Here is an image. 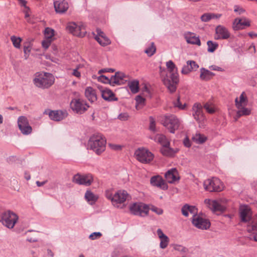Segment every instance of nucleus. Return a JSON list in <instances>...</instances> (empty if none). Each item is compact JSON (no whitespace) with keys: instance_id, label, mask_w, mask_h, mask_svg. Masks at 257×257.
<instances>
[{"instance_id":"44","label":"nucleus","mask_w":257,"mask_h":257,"mask_svg":"<svg viewBox=\"0 0 257 257\" xmlns=\"http://www.w3.org/2000/svg\"><path fill=\"white\" fill-rule=\"evenodd\" d=\"M54 31L50 28H47L45 29V32H44V36H45V38H46V39H50V40H53V37H54Z\"/></svg>"},{"instance_id":"19","label":"nucleus","mask_w":257,"mask_h":257,"mask_svg":"<svg viewBox=\"0 0 257 257\" xmlns=\"http://www.w3.org/2000/svg\"><path fill=\"white\" fill-rule=\"evenodd\" d=\"M165 177L168 183L173 184L180 179L179 175L176 168L168 170L165 174Z\"/></svg>"},{"instance_id":"17","label":"nucleus","mask_w":257,"mask_h":257,"mask_svg":"<svg viewBox=\"0 0 257 257\" xmlns=\"http://www.w3.org/2000/svg\"><path fill=\"white\" fill-rule=\"evenodd\" d=\"M230 35L229 31L225 27L221 25L216 27L215 29V39H227L229 38Z\"/></svg>"},{"instance_id":"63","label":"nucleus","mask_w":257,"mask_h":257,"mask_svg":"<svg viewBox=\"0 0 257 257\" xmlns=\"http://www.w3.org/2000/svg\"><path fill=\"white\" fill-rule=\"evenodd\" d=\"M157 233L160 239L166 236L160 228L157 229Z\"/></svg>"},{"instance_id":"24","label":"nucleus","mask_w":257,"mask_h":257,"mask_svg":"<svg viewBox=\"0 0 257 257\" xmlns=\"http://www.w3.org/2000/svg\"><path fill=\"white\" fill-rule=\"evenodd\" d=\"M184 37L186 42L191 44L197 45L198 46L201 45V42L199 37L191 32H187L184 34Z\"/></svg>"},{"instance_id":"56","label":"nucleus","mask_w":257,"mask_h":257,"mask_svg":"<svg viewBox=\"0 0 257 257\" xmlns=\"http://www.w3.org/2000/svg\"><path fill=\"white\" fill-rule=\"evenodd\" d=\"M174 105L175 107H177L180 109H183L185 107V104L182 105L180 101V97L178 96L176 101L174 102Z\"/></svg>"},{"instance_id":"61","label":"nucleus","mask_w":257,"mask_h":257,"mask_svg":"<svg viewBox=\"0 0 257 257\" xmlns=\"http://www.w3.org/2000/svg\"><path fill=\"white\" fill-rule=\"evenodd\" d=\"M234 11L235 12L237 13L239 15L242 14L245 11L243 9H242V8H241L240 7L237 6H235L234 7Z\"/></svg>"},{"instance_id":"26","label":"nucleus","mask_w":257,"mask_h":257,"mask_svg":"<svg viewBox=\"0 0 257 257\" xmlns=\"http://www.w3.org/2000/svg\"><path fill=\"white\" fill-rule=\"evenodd\" d=\"M128 197V194L124 190H119L113 195V202L118 203L124 202Z\"/></svg>"},{"instance_id":"41","label":"nucleus","mask_w":257,"mask_h":257,"mask_svg":"<svg viewBox=\"0 0 257 257\" xmlns=\"http://www.w3.org/2000/svg\"><path fill=\"white\" fill-rule=\"evenodd\" d=\"M82 66L80 65L77 66L75 68L70 69V74L76 77L77 78H80L81 77V71L80 69Z\"/></svg>"},{"instance_id":"28","label":"nucleus","mask_w":257,"mask_h":257,"mask_svg":"<svg viewBox=\"0 0 257 257\" xmlns=\"http://www.w3.org/2000/svg\"><path fill=\"white\" fill-rule=\"evenodd\" d=\"M126 81V76L121 72H117L113 76V84L120 85Z\"/></svg>"},{"instance_id":"29","label":"nucleus","mask_w":257,"mask_h":257,"mask_svg":"<svg viewBox=\"0 0 257 257\" xmlns=\"http://www.w3.org/2000/svg\"><path fill=\"white\" fill-rule=\"evenodd\" d=\"M207 139V136L200 133H196L195 134L193 135L192 137V141L197 144H202L204 143Z\"/></svg>"},{"instance_id":"34","label":"nucleus","mask_w":257,"mask_h":257,"mask_svg":"<svg viewBox=\"0 0 257 257\" xmlns=\"http://www.w3.org/2000/svg\"><path fill=\"white\" fill-rule=\"evenodd\" d=\"M104 71H106V70L101 69L98 71V73L100 74V76L97 77V80L103 83H110V80L112 78V76L109 77L106 75H101V73Z\"/></svg>"},{"instance_id":"54","label":"nucleus","mask_w":257,"mask_h":257,"mask_svg":"<svg viewBox=\"0 0 257 257\" xmlns=\"http://www.w3.org/2000/svg\"><path fill=\"white\" fill-rule=\"evenodd\" d=\"M150 126L149 129L153 132L156 131V123L154 119L152 117H150Z\"/></svg>"},{"instance_id":"38","label":"nucleus","mask_w":257,"mask_h":257,"mask_svg":"<svg viewBox=\"0 0 257 257\" xmlns=\"http://www.w3.org/2000/svg\"><path fill=\"white\" fill-rule=\"evenodd\" d=\"M136 108L139 110L141 109L145 104V99L140 95H138L136 97Z\"/></svg>"},{"instance_id":"60","label":"nucleus","mask_w":257,"mask_h":257,"mask_svg":"<svg viewBox=\"0 0 257 257\" xmlns=\"http://www.w3.org/2000/svg\"><path fill=\"white\" fill-rule=\"evenodd\" d=\"M184 145L187 147L189 148L191 146V143L188 137H186L183 140Z\"/></svg>"},{"instance_id":"9","label":"nucleus","mask_w":257,"mask_h":257,"mask_svg":"<svg viewBox=\"0 0 257 257\" xmlns=\"http://www.w3.org/2000/svg\"><path fill=\"white\" fill-rule=\"evenodd\" d=\"M136 159L143 164H149L154 158V155L148 149L139 148L135 153Z\"/></svg>"},{"instance_id":"57","label":"nucleus","mask_w":257,"mask_h":257,"mask_svg":"<svg viewBox=\"0 0 257 257\" xmlns=\"http://www.w3.org/2000/svg\"><path fill=\"white\" fill-rule=\"evenodd\" d=\"M151 210L155 212L158 215H161L163 213V210L160 208H158L155 206H152L151 208Z\"/></svg>"},{"instance_id":"52","label":"nucleus","mask_w":257,"mask_h":257,"mask_svg":"<svg viewBox=\"0 0 257 257\" xmlns=\"http://www.w3.org/2000/svg\"><path fill=\"white\" fill-rule=\"evenodd\" d=\"M31 50V47L30 44H29L28 46L25 45L24 47V52L25 53V57L26 59H27L29 56Z\"/></svg>"},{"instance_id":"62","label":"nucleus","mask_w":257,"mask_h":257,"mask_svg":"<svg viewBox=\"0 0 257 257\" xmlns=\"http://www.w3.org/2000/svg\"><path fill=\"white\" fill-rule=\"evenodd\" d=\"M247 238L250 240H254L257 242V234L252 233L250 234Z\"/></svg>"},{"instance_id":"40","label":"nucleus","mask_w":257,"mask_h":257,"mask_svg":"<svg viewBox=\"0 0 257 257\" xmlns=\"http://www.w3.org/2000/svg\"><path fill=\"white\" fill-rule=\"evenodd\" d=\"M204 108L209 113L212 114L216 111V108L215 105L212 103L206 102L204 105Z\"/></svg>"},{"instance_id":"18","label":"nucleus","mask_w":257,"mask_h":257,"mask_svg":"<svg viewBox=\"0 0 257 257\" xmlns=\"http://www.w3.org/2000/svg\"><path fill=\"white\" fill-rule=\"evenodd\" d=\"M239 214L242 222H247L251 218V211L246 205H241L239 208Z\"/></svg>"},{"instance_id":"8","label":"nucleus","mask_w":257,"mask_h":257,"mask_svg":"<svg viewBox=\"0 0 257 257\" xmlns=\"http://www.w3.org/2000/svg\"><path fill=\"white\" fill-rule=\"evenodd\" d=\"M203 186L205 190L210 192H220L223 189L222 183L217 178H212L205 180Z\"/></svg>"},{"instance_id":"25","label":"nucleus","mask_w":257,"mask_h":257,"mask_svg":"<svg viewBox=\"0 0 257 257\" xmlns=\"http://www.w3.org/2000/svg\"><path fill=\"white\" fill-rule=\"evenodd\" d=\"M95 39L102 46H105L110 43V41L105 36V34L100 30H96Z\"/></svg>"},{"instance_id":"33","label":"nucleus","mask_w":257,"mask_h":257,"mask_svg":"<svg viewBox=\"0 0 257 257\" xmlns=\"http://www.w3.org/2000/svg\"><path fill=\"white\" fill-rule=\"evenodd\" d=\"M85 198L89 204H93L97 201L98 196L90 191H87L85 194Z\"/></svg>"},{"instance_id":"59","label":"nucleus","mask_w":257,"mask_h":257,"mask_svg":"<svg viewBox=\"0 0 257 257\" xmlns=\"http://www.w3.org/2000/svg\"><path fill=\"white\" fill-rule=\"evenodd\" d=\"M106 198L112 202V192L111 189H108L105 192Z\"/></svg>"},{"instance_id":"30","label":"nucleus","mask_w":257,"mask_h":257,"mask_svg":"<svg viewBox=\"0 0 257 257\" xmlns=\"http://www.w3.org/2000/svg\"><path fill=\"white\" fill-rule=\"evenodd\" d=\"M182 213L185 216H188L189 213L196 215L197 209L195 206L185 205L182 208Z\"/></svg>"},{"instance_id":"4","label":"nucleus","mask_w":257,"mask_h":257,"mask_svg":"<svg viewBox=\"0 0 257 257\" xmlns=\"http://www.w3.org/2000/svg\"><path fill=\"white\" fill-rule=\"evenodd\" d=\"M235 103L237 108L236 115L238 117L243 115H248L250 114V109L246 107L248 100L244 92H242L239 98H235Z\"/></svg>"},{"instance_id":"3","label":"nucleus","mask_w":257,"mask_h":257,"mask_svg":"<svg viewBox=\"0 0 257 257\" xmlns=\"http://www.w3.org/2000/svg\"><path fill=\"white\" fill-rule=\"evenodd\" d=\"M106 140L101 135H93L89 139L88 146L99 155L105 149Z\"/></svg>"},{"instance_id":"10","label":"nucleus","mask_w":257,"mask_h":257,"mask_svg":"<svg viewBox=\"0 0 257 257\" xmlns=\"http://www.w3.org/2000/svg\"><path fill=\"white\" fill-rule=\"evenodd\" d=\"M18 215L10 211L3 212L1 215L3 224L9 228H13L18 220Z\"/></svg>"},{"instance_id":"20","label":"nucleus","mask_w":257,"mask_h":257,"mask_svg":"<svg viewBox=\"0 0 257 257\" xmlns=\"http://www.w3.org/2000/svg\"><path fill=\"white\" fill-rule=\"evenodd\" d=\"M53 3L57 13H64L69 8V4L65 0H54Z\"/></svg>"},{"instance_id":"53","label":"nucleus","mask_w":257,"mask_h":257,"mask_svg":"<svg viewBox=\"0 0 257 257\" xmlns=\"http://www.w3.org/2000/svg\"><path fill=\"white\" fill-rule=\"evenodd\" d=\"M22 1V5L24 7V12L25 13V17L27 18L29 17V9L26 6V2L24 0Z\"/></svg>"},{"instance_id":"22","label":"nucleus","mask_w":257,"mask_h":257,"mask_svg":"<svg viewBox=\"0 0 257 257\" xmlns=\"http://www.w3.org/2000/svg\"><path fill=\"white\" fill-rule=\"evenodd\" d=\"M194 118L199 122L203 121L204 116L202 111V106L200 103H195L192 107Z\"/></svg>"},{"instance_id":"36","label":"nucleus","mask_w":257,"mask_h":257,"mask_svg":"<svg viewBox=\"0 0 257 257\" xmlns=\"http://www.w3.org/2000/svg\"><path fill=\"white\" fill-rule=\"evenodd\" d=\"M155 140L160 143L162 147L170 145V143L167 141L166 137L163 135H157L155 137Z\"/></svg>"},{"instance_id":"27","label":"nucleus","mask_w":257,"mask_h":257,"mask_svg":"<svg viewBox=\"0 0 257 257\" xmlns=\"http://www.w3.org/2000/svg\"><path fill=\"white\" fill-rule=\"evenodd\" d=\"M169 145H166L165 146L162 147L161 151L162 154L165 156L172 157L175 156V155L178 152L179 149L177 148L172 149L170 148Z\"/></svg>"},{"instance_id":"21","label":"nucleus","mask_w":257,"mask_h":257,"mask_svg":"<svg viewBox=\"0 0 257 257\" xmlns=\"http://www.w3.org/2000/svg\"><path fill=\"white\" fill-rule=\"evenodd\" d=\"M250 22V21L246 18H236L233 23V29L235 31L243 29L245 27H249Z\"/></svg>"},{"instance_id":"64","label":"nucleus","mask_w":257,"mask_h":257,"mask_svg":"<svg viewBox=\"0 0 257 257\" xmlns=\"http://www.w3.org/2000/svg\"><path fill=\"white\" fill-rule=\"evenodd\" d=\"M123 147V146L120 145H113V150H121Z\"/></svg>"},{"instance_id":"6","label":"nucleus","mask_w":257,"mask_h":257,"mask_svg":"<svg viewBox=\"0 0 257 257\" xmlns=\"http://www.w3.org/2000/svg\"><path fill=\"white\" fill-rule=\"evenodd\" d=\"M66 29L69 33L77 37H83L86 33L85 25L82 22H69L67 24Z\"/></svg>"},{"instance_id":"32","label":"nucleus","mask_w":257,"mask_h":257,"mask_svg":"<svg viewBox=\"0 0 257 257\" xmlns=\"http://www.w3.org/2000/svg\"><path fill=\"white\" fill-rule=\"evenodd\" d=\"M214 75V74L213 73L207 69H205L204 68L200 69V77L202 80H208L210 79Z\"/></svg>"},{"instance_id":"50","label":"nucleus","mask_w":257,"mask_h":257,"mask_svg":"<svg viewBox=\"0 0 257 257\" xmlns=\"http://www.w3.org/2000/svg\"><path fill=\"white\" fill-rule=\"evenodd\" d=\"M189 64L186 63V65H184L181 70V73L184 75H187L190 73L193 70L190 69Z\"/></svg>"},{"instance_id":"42","label":"nucleus","mask_w":257,"mask_h":257,"mask_svg":"<svg viewBox=\"0 0 257 257\" xmlns=\"http://www.w3.org/2000/svg\"><path fill=\"white\" fill-rule=\"evenodd\" d=\"M11 40L13 43L14 46L17 48H20L21 46V43L22 39L20 37H17L15 36H12L11 37Z\"/></svg>"},{"instance_id":"1","label":"nucleus","mask_w":257,"mask_h":257,"mask_svg":"<svg viewBox=\"0 0 257 257\" xmlns=\"http://www.w3.org/2000/svg\"><path fill=\"white\" fill-rule=\"evenodd\" d=\"M166 67L167 71L163 70L161 72V78L168 90L172 93L176 91L179 82L178 68L172 60L166 62Z\"/></svg>"},{"instance_id":"35","label":"nucleus","mask_w":257,"mask_h":257,"mask_svg":"<svg viewBox=\"0 0 257 257\" xmlns=\"http://www.w3.org/2000/svg\"><path fill=\"white\" fill-rule=\"evenodd\" d=\"M128 86L133 93H136L139 91V82L137 80H134L128 82Z\"/></svg>"},{"instance_id":"37","label":"nucleus","mask_w":257,"mask_h":257,"mask_svg":"<svg viewBox=\"0 0 257 257\" xmlns=\"http://www.w3.org/2000/svg\"><path fill=\"white\" fill-rule=\"evenodd\" d=\"M101 95L102 98L107 101L112 100V92L108 89H104L101 90Z\"/></svg>"},{"instance_id":"7","label":"nucleus","mask_w":257,"mask_h":257,"mask_svg":"<svg viewBox=\"0 0 257 257\" xmlns=\"http://www.w3.org/2000/svg\"><path fill=\"white\" fill-rule=\"evenodd\" d=\"M129 210L133 215L144 217L148 215L149 207L143 203L136 202L130 205Z\"/></svg>"},{"instance_id":"55","label":"nucleus","mask_w":257,"mask_h":257,"mask_svg":"<svg viewBox=\"0 0 257 257\" xmlns=\"http://www.w3.org/2000/svg\"><path fill=\"white\" fill-rule=\"evenodd\" d=\"M52 41V40L45 38V39L42 42L43 47L45 49H47L50 45Z\"/></svg>"},{"instance_id":"51","label":"nucleus","mask_w":257,"mask_h":257,"mask_svg":"<svg viewBox=\"0 0 257 257\" xmlns=\"http://www.w3.org/2000/svg\"><path fill=\"white\" fill-rule=\"evenodd\" d=\"M117 118L121 121H126L130 118V115L127 112H123L119 114Z\"/></svg>"},{"instance_id":"45","label":"nucleus","mask_w":257,"mask_h":257,"mask_svg":"<svg viewBox=\"0 0 257 257\" xmlns=\"http://www.w3.org/2000/svg\"><path fill=\"white\" fill-rule=\"evenodd\" d=\"M169 242V239L167 236L160 238V246L161 248L164 249L167 247Z\"/></svg>"},{"instance_id":"43","label":"nucleus","mask_w":257,"mask_h":257,"mask_svg":"<svg viewBox=\"0 0 257 257\" xmlns=\"http://www.w3.org/2000/svg\"><path fill=\"white\" fill-rule=\"evenodd\" d=\"M209 52H213L217 48L218 45L217 43L213 42L211 41H208L207 43Z\"/></svg>"},{"instance_id":"58","label":"nucleus","mask_w":257,"mask_h":257,"mask_svg":"<svg viewBox=\"0 0 257 257\" xmlns=\"http://www.w3.org/2000/svg\"><path fill=\"white\" fill-rule=\"evenodd\" d=\"M174 249L176 250H178L181 252H185L187 250L186 248L185 247L181 245H177L176 244L174 246Z\"/></svg>"},{"instance_id":"39","label":"nucleus","mask_w":257,"mask_h":257,"mask_svg":"<svg viewBox=\"0 0 257 257\" xmlns=\"http://www.w3.org/2000/svg\"><path fill=\"white\" fill-rule=\"evenodd\" d=\"M156 48L154 43H151L145 50V52L149 56H152L156 52Z\"/></svg>"},{"instance_id":"31","label":"nucleus","mask_w":257,"mask_h":257,"mask_svg":"<svg viewBox=\"0 0 257 257\" xmlns=\"http://www.w3.org/2000/svg\"><path fill=\"white\" fill-rule=\"evenodd\" d=\"M85 95L88 100L91 102H94L97 99L95 91L91 87H88L86 88Z\"/></svg>"},{"instance_id":"11","label":"nucleus","mask_w":257,"mask_h":257,"mask_svg":"<svg viewBox=\"0 0 257 257\" xmlns=\"http://www.w3.org/2000/svg\"><path fill=\"white\" fill-rule=\"evenodd\" d=\"M70 107L74 112L82 114L87 110L89 106L82 99L74 98L71 101Z\"/></svg>"},{"instance_id":"48","label":"nucleus","mask_w":257,"mask_h":257,"mask_svg":"<svg viewBox=\"0 0 257 257\" xmlns=\"http://www.w3.org/2000/svg\"><path fill=\"white\" fill-rule=\"evenodd\" d=\"M187 64H189L190 67L193 71H196L199 67L198 65L193 60H189L186 62Z\"/></svg>"},{"instance_id":"46","label":"nucleus","mask_w":257,"mask_h":257,"mask_svg":"<svg viewBox=\"0 0 257 257\" xmlns=\"http://www.w3.org/2000/svg\"><path fill=\"white\" fill-rule=\"evenodd\" d=\"M254 230H257V214L255 218L254 219L251 224L248 226L247 228V231L249 232Z\"/></svg>"},{"instance_id":"15","label":"nucleus","mask_w":257,"mask_h":257,"mask_svg":"<svg viewBox=\"0 0 257 257\" xmlns=\"http://www.w3.org/2000/svg\"><path fill=\"white\" fill-rule=\"evenodd\" d=\"M204 202L213 212H223L226 209V207L222 205L220 201L212 200L206 199L204 200Z\"/></svg>"},{"instance_id":"23","label":"nucleus","mask_w":257,"mask_h":257,"mask_svg":"<svg viewBox=\"0 0 257 257\" xmlns=\"http://www.w3.org/2000/svg\"><path fill=\"white\" fill-rule=\"evenodd\" d=\"M51 119L54 121H60L67 116V113L66 111L61 110H51L49 113Z\"/></svg>"},{"instance_id":"13","label":"nucleus","mask_w":257,"mask_h":257,"mask_svg":"<svg viewBox=\"0 0 257 257\" xmlns=\"http://www.w3.org/2000/svg\"><path fill=\"white\" fill-rule=\"evenodd\" d=\"M192 222L195 227L201 229H207L210 226L208 219L197 215L193 216Z\"/></svg>"},{"instance_id":"12","label":"nucleus","mask_w":257,"mask_h":257,"mask_svg":"<svg viewBox=\"0 0 257 257\" xmlns=\"http://www.w3.org/2000/svg\"><path fill=\"white\" fill-rule=\"evenodd\" d=\"M93 177L91 174L82 175L77 174L74 176L73 178V182L85 186H89L93 182Z\"/></svg>"},{"instance_id":"2","label":"nucleus","mask_w":257,"mask_h":257,"mask_svg":"<svg viewBox=\"0 0 257 257\" xmlns=\"http://www.w3.org/2000/svg\"><path fill=\"white\" fill-rule=\"evenodd\" d=\"M33 81L36 86L42 89H47L54 83L55 78L50 73L40 72L35 74Z\"/></svg>"},{"instance_id":"14","label":"nucleus","mask_w":257,"mask_h":257,"mask_svg":"<svg viewBox=\"0 0 257 257\" xmlns=\"http://www.w3.org/2000/svg\"><path fill=\"white\" fill-rule=\"evenodd\" d=\"M18 124L19 128L23 134L27 135L31 133L32 127L30 125L26 117L24 116H20L18 119Z\"/></svg>"},{"instance_id":"5","label":"nucleus","mask_w":257,"mask_h":257,"mask_svg":"<svg viewBox=\"0 0 257 257\" xmlns=\"http://www.w3.org/2000/svg\"><path fill=\"white\" fill-rule=\"evenodd\" d=\"M162 123L169 132L173 134H174L175 131L179 129L181 124L179 118L174 115L165 116Z\"/></svg>"},{"instance_id":"16","label":"nucleus","mask_w":257,"mask_h":257,"mask_svg":"<svg viewBox=\"0 0 257 257\" xmlns=\"http://www.w3.org/2000/svg\"><path fill=\"white\" fill-rule=\"evenodd\" d=\"M151 184L155 187L159 188L162 190H166L168 186L162 177L160 175L154 176L151 178Z\"/></svg>"},{"instance_id":"49","label":"nucleus","mask_w":257,"mask_h":257,"mask_svg":"<svg viewBox=\"0 0 257 257\" xmlns=\"http://www.w3.org/2000/svg\"><path fill=\"white\" fill-rule=\"evenodd\" d=\"M212 19L211 13H205L201 17V20L202 22H207Z\"/></svg>"},{"instance_id":"47","label":"nucleus","mask_w":257,"mask_h":257,"mask_svg":"<svg viewBox=\"0 0 257 257\" xmlns=\"http://www.w3.org/2000/svg\"><path fill=\"white\" fill-rule=\"evenodd\" d=\"M102 236V233L100 232H94L90 234L89 238L91 240H95L100 238Z\"/></svg>"}]
</instances>
